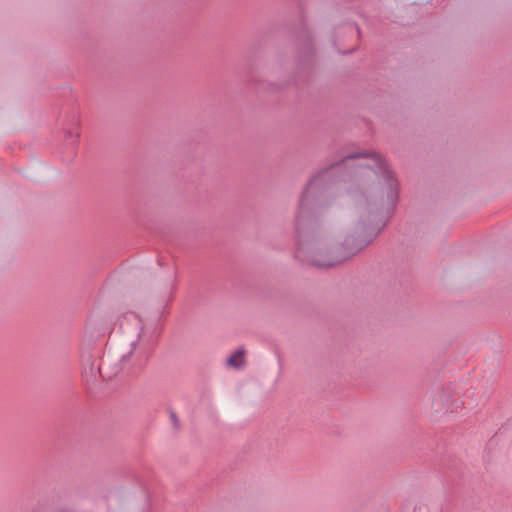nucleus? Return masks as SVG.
Wrapping results in <instances>:
<instances>
[{"label": "nucleus", "instance_id": "1", "mask_svg": "<svg viewBox=\"0 0 512 512\" xmlns=\"http://www.w3.org/2000/svg\"><path fill=\"white\" fill-rule=\"evenodd\" d=\"M373 164L367 165L368 168L375 170L377 173H381L388 186V197L391 202H394L398 196V183L393 178L391 172L387 169L385 161L378 154L372 155Z\"/></svg>", "mask_w": 512, "mask_h": 512}, {"label": "nucleus", "instance_id": "2", "mask_svg": "<svg viewBox=\"0 0 512 512\" xmlns=\"http://www.w3.org/2000/svg\"><path fill=\"white\" fill-rule=\"evenodd\" d=\"M244 350L235 351L227 360V364L234 368H239L244 364Z\"/></svg>", "mask_w": 512, "mask_h": 512}, {"label": "nucleus", "instance_id": "3", "mask_svg": "<svg viewBox=\"0 0 512 512\" xmlns=\"http://www.w3.org/2000/svg\"><path fill=\"white\" fill-rule=\"evenodd\" d=\"M336 263L334 262H328V263H317L318 266L320 267H331V266H334Z\"/></svg>", "mask_w": 512, "mask_h": 512}, {"label": "nucleus", "instance_id": "4", "mask_svg": "<svg viewBox=\"0 0 512 512\" xmlns=\"http://www.w3.org/2000/svg\"><path fill=\"white\" fill-rule=\"evenodd\" d=\"M170 417H171V420L173 421L175 427H178V419H177L175 413L172 412Z\"/></svg>", "mask_w": 512, "mask_h": 512}]
</instances>
